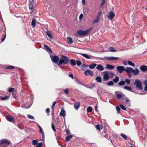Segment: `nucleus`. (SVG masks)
I'll return each instance as SVG.
<instances>
[{"instance_id":"obj_1","label":"nucleus","mask_w":147,"mask_h":147,"mask_svg":"<svg viewBox=\"0 0 147 147\" xmlns=\"http://www.w3.org/2000/svg\"><path fill=\"white\" fill-rule=\"evenodd\" d=\"M69 62V59L68 57L64 55H62L61 58L60 59L59 62L58 64V66L60 68H62L61 64L66 65Z\"/></svg>"},{"instance_id":"obj_2","label":"nucleus","mask_w":147,"mask_h":147,"mask_svg":"<svg viewBox=\"0 0 147 147\" xmlns=\"http://www.w3.org/2000/svg\"><path fill=\"white\" fill-rule=\"evenodd\" d=\"M11 144L10 141L8 140L3 139L0 141V147H6Z\"/></svg>"},{"instance_id":"obj_3","label":"nucleus","mask_w":147,"mask_h":147,"mask_svg":"<svg viewBox=\"0 0 147 147\" xmlns=\"http://www.w3.org/2000/svg\"><path fill=\"white\" fill-rule=\"evenodd\" d=\"M134 84L136 85V88L137 89L141 90H142V84L139 80L136 79L135 80Z\"/></svg>"},{"instance_id":"obj_4","label":"nucleus","mask_w":147,"mask_h":147,"mask_svg":"<svg viewBox=\"0 0 147 147\" xmlns=\"http://www.w3.org/2000/svg\"><path fill=\"white\" fill-rule=\"evenodd\" d=\"M92 28H90L85 31L79 30L77 32V33L79 36H84L89 33L92 30Z\"/></svg>"},{"instance_id":"obj_5","label":"nucleus","mask_w":147,"mask_h":147,"mask_svg":"<svg viewBox=\"0 0 147 147\" xmlns=\"http://www.w3.org/2000/svg\"><path fill=\"white\" fill-rule=\"evenodd\" d=\"M115 94L116 97L119 100H120L123 96H125V95L123 94L122 92H116L115 93Z\"/></svg>"},{"instance_id":"obj_6","label":"nucleus","mask_w":147,"mask_h":147,"mask_svg":"<svg viewBox=\"0 0 147 147\" xmlns=\"http://www.w3.org/2000/svg\"><path fill=\"white\" fill-rule=\"evenodd\" d=\"M50 57L53 62L55 63H57L59 60V57L58 56L55 55L52 57V55H50Z\"/></svg>"},{"instance_id":"obj_7","label":"nucleus","mask_w":147,"mask_h":147,"mask_svg":"<svg viewBox=\"0 0 147 147\" xmlns=\"http://www.w3.org/2000/svg\"><path fill=\"white\" fill-rule=\"evenodd\" d=\"M133 69L132 68L128 67H127L125 69V71L127 73L129 77H131V73H132Z\"/></svg>"},{"instance_id":"obj_8","label":"nucleus","mask_w":147,"mask_h":147,"mask_svg":"<svg viewBox=\"0 0 147 147\" xmlns=\"http://www.w3.org/2000/svg\"><path fill=\"white\" fill-rule=\"evenodd\" d=\"M121 101L123 103L128 105L129 106H130L129 104L130 101L125 96V95L122 98Z\"/></svg>"},{"instance_id":"obj_9","label":"nucleus","mask_w":147,"mask_h":147,"mask_svg":"<svg viewBox=\"0 0 147 147\" xmlns=\"http://www.w3.org/2000/svg\"><path fill=\"white\" fill-rule=\"evenodd\" d=\"M6 118V119L9 122L13 123L15 122L14 118L9 115H7Z\"/></svg>"},{"instance_id":"obj_10","label":"nucleus","mask_w":147,"mask_h":147,"mask_svg":"<svg viewBox=\"0 0 147 147\" xmlns=\"http://www.w3.org/2000/svg\"><path fill=\"white\" fill-rule=\"evenodd\" d=\"M32 104V102L31 101L29 102L28 101L25 103L22 104L23 107L25 108H28L30 107Z\"/></svg>"},{"instance_id":"obj_11","label":"nucleus","mask_w":147,"mask_h":147,"mask_svg":"<svg viewBox=\"0 0 147 147\" xmlns=\"http://www.w3.org/2000/svg\"><path fill=\"white\" fill-rule=\"evenodd\" d=\"M125 67L123 66H119L116 67L117 70L119 73H122L125 71Z\"/></svg>"},{"instance_id":"obj_12","label":"nucleus","mask_w":147,"mask_h":147,"mask_svg":"<svg viewBox=\"0 0 147 147\" xmlns=\"http://www.w3.org/2000/svg\"><path fill=\"white\" fill-rule=\"evenodd\" d=\"M115 16V14L112 11H111L109 12L108 13V15H107L108 18L110 20H111L113 19Z\"/></svg>"},{"instance_id":"obj_13","label":"nucleus","mask_w":147,"mask_h":147,"mask_svg":"<svg viewBox=\"0 0 147 147\" xmlns=\"http://www.w3.org/2000/svg\"><path fill=\"white\" fill-rule=\"evenodd\" d=\"M109 79V74L107 72H105L103 76V80L104 81H107Z\"/></svg>"},{"instance_id":"obj_14","label":"nucleus","mask_w":147,"mask_h":147,"mask_svg":"<svg viewBox=\"0 0 147 147\" xmlns=\"http://www.w3.org/2000/svg\"><path fill=\"white\" fill-rule=\"evenodd\" d=\"M84 73L86 76H88V75L90 76H93V71L90 70H86L85 71Z\"/></svg>"},{"instance_id":"obj_15","label":"nucleus","mask_w":147,"mask_h":147,"mask_svg":"<svg viewBox=\"0 0 147 147\" xmlns=\"http://www.w3.org/2000/svg\"><path fill=\"white\" fill-rule=\"evenodd\" d=\"M105 58L106 59L110 60H117L119 59L118 57H105Z\"/></svg>"},{"instance_id":"obj_16","label":"nucleus","mask_w":147,"mask_h":147,"mask_svg":"<svg viewBox=\"0 0 147 147\" xmlns=\"http://www.w3.org/2000/svg\"><path fill=\"white\" fill-rule=\"evenodd\" d=\"M140 69L142 71L145 72L147 71V66L145 65L141 66Z\"/></svg>"},{"instance_id":"obj_17","label":"nucleus","mask_w":147,"mask_h":147,"mask_svg":"<svg viewBox=\"0 0 147 147\" xmlns=\"http://www.w3.org/2000/svg\"><path fill=\"white\" fill-rule=\"evenodd\" d=\"M139 72L140 71L138 68H136L135 69H133L132 73L134 76L138 75L139 73Z\"/></svg>"},{"instance_id":"obj_18","label":"nucleus","mask_w":147,"mask_h":147,"mask_svg":"<svg viewBox=\"0 0 147 147\" xmlns=\"http://www.w3.org/2000/svg\"><path fill=\"white\" fill-rule=\"evenodd\" d=\"M46 34L51 39H53V36L51 31H47Z\"/></svg>"},{"instance_id":"obj_19","label":"nucleus","mask_w":147,"mask_h":147,"mask_svg":"<svg viewBox=\"0 0 147 147\" xmlns=\"http://www.w3.org/2000/svg\"><path fill=\"white\" fill-rule=\"evenodd\" d=\"M96 69L97 70L100 71H102L104 70L103 67L100 65H98L96 67Z\"/></svg>"},{"instance_id":"obj_20","label":"nucleus","mask_w":147,"mask_h":147,"mask_svg":"<svg viewBox=\"0 0 147 147\" xmlns=\"http://www.w3.org/2000/svg\"><path fill=\"white\" fill-rule=\"evenodd\" d=\"M44 48L46 49L47 51L49 53H52V51L51 49L48 46L46 45H44Z\"/></svg>"},{"instance_id":"obj_21","label":"nucleus","mask_w":147,"mask_h":147,"mask_svg":"<svg viewBox=\"0 0 147 147\" xmlns=\"http://www.w3.org/2000/svg\"><path fill=\"white\" fill-rule=\"evenodd\" d=\"M59 115L60 116H62L63 117H65L66 115L65 111L63 109H61Z\"/></svg>"},{"instance_id":"obj_22","label":"nucleus","mask_w":147,"mask_h":147,"mask_svg":"<svg viewBox=\"0 0 147 147\" xmlns=\"http://www.w3.org/2000/svg\"><path fill=\"white\" fill-rule=\"evenodd\" d=\"M106 67L109 69H114L115 66L114 65H112L110 64H107L106 66Z\"/></svg>"},{"instance_id":"obj_23","label":"nucleus","mask_w":147,"mask_h":147,"mask_svg":"<svg viewBox=\"0 0 147 147\" xmlns=\"http://www.w3.org/2000/svg\"><path fill=\"white\" fill-rule=\"evenodd\" d=\"M80 102H77L74 104V106L75 109L77 110L78 109L80 106Z\"/></svg>"},{"instance_id":"obj_24","label":"nucleus","mask_w":147,"mask_h":147,"mask_svg":"<svg viewBox=\"0 0 147 147\" xmlns=\"http://www.w3.org/2000/svg\"><path fill=\"white\" fill-rule=\"evenodd\" d=\"M96 65L97 64L95 63H93L89 65L88 67L90 69H93L95 68Z\"/></svg>"},{"instance_id":"obj_25","label":"nucleus","mask_w":147,"mask_h":147,"mask_svg":"<svg viewBox=\"0 0 147 147\" xmlns=\"http://www.w3.org/2000/svg\"><path fill=\"white\" fill-rule=\"evenodd\" d=\"M95 80L98 82L101 83L102 82L101 78L100 76L96 77L95 78Z\"/></svg>"},{"instance_id":"obj_26","label":"nucleus","mask_w":147,"mask_h":147,"mask_svg":"<svg viewBox=\"0 0 147 147\" xmlns=\"http://www.w3.org/2000/svg\"><path fill=\"white\" fill-rule=\"evenodd\" d=\"M81 55H82V56L84 57L87 59H90L91 58L90 57V56L88 55L83 54V53H81Z\"/></svg>"},{"instance_id":"obj_27","label":"nucleus","mask_w":147,"mask_h":147,"mask_svg":"<svg viewBox=\"0 0 147 147\" xmlns=\"http://www.w3.org/2000/svg\"><path fill=\"white\" fill-rule=\"evenodd\" d=\"M67 43L68 44H71L73 42V40L72 38L70 37H68L67 38Z\"/></svg>"},{"instance_id":"obj_28","label":"nucleus","mask_w":147,"mask_h":147,"mask_svg":"<svg viewBox=\"0 0 147 147\" xmlns=\"http://www.w3.org/2000/svg\"><path fill=\"white\" fill-rule=\"evenodd\" d=\"M71 64L72 66H74L76 65V61L73 59H71L70 61Z\"/></svg>"},{"instance_id":"obj_29","label":"nucleus","mask_w":147,"mask_h":147,"mask_svg":"<svg viewBox=\"0 0 147 147\" xmlns=\"http://www.w3.org/2000/svg\"><path fill=\"white\" fill-rule=\"evenodd\" d=\"M109 51L111 52H115L116 51V50L114 49V48L112 47H110L109 48Z\"/></svg>"},{"instance_id":"obj_30","label":"nucleus","mask_w":147,"mask_h":147,"mask_svg":"<svg viewBox=\"0 0 147 147\" xmlns=\"http://www.w3.org/2000/svg\"><path fill=\"white\" fill-rule=\"evenodd\" d=\"M88 66L87 65L84 64H83L81 66V69L82 70H84Z\"/></svg>"},{"instance_id":"obj_31","label":"nucleus","mask_w":147,"mask_h":147,"mask_svg":"<svg viewBox=\"0 0 147 147\" xmlns=\"http://www.w3.org/2000/svg\"><path fill=\"white\" fill-rule=\"evenodd\" d=\"M144 84L145 85L144 90L147 91V80H145L144 82Z\"/></svg>"},{"instance_id":"obj_32","label":"nucleus","mask_w":147,"mask_h":147,"mask_svg":"<svg viewBox=\"0 0 147 147\" xmlns=\"http://www.w3.org/2000/svg\"><path fill=\"white\" fill-rule=\"evenodd\" d=\"M124 88L127 90L129 91H131L132 90V88L131 87H128L125 86L124 87Z\"/></svg>"},{"instance_id":"obj_33","label":"nucleus","mask_w":147,"mask_h":147,"mask_svg":"<svg viewBox=\"0 0 147 147\" xmlns=\"http://www.w3.org/2000/svg\"><path fill=\"white\" fill-rule=\"evenodd\" d=\"M119 77L118 76L115 77V78L113 80V81L115 83H117L119 80Z\"/></svg>"},{"instance_id":"obj_34","label":"nucleus","mask_w":147,"mask_h":147,"mask_svg":"<svg viewBox=\"0 0 147 147\" xmlns=\"http://www.w3.org/2000/svg\"><path fill=\"white\" fill-rule=\"evenodd\" d=\"M73 137V136L72 135H69L66 137L65 141H68L70 139H71Z\"/></svg>"},{"instance_id":"obj_35","label":"nucleus","mask_w":147,"mask_h":147,"mask_svg":"<svg viewBox=\"0 0 147 147\" xmlns=\"http://www.w3.org/2000/svg\"><path fill=\"white\" fill-rule=\"evenodd\" d=\"M125 84V82L124 81H121L118 83V85L119 86H123Z\"/></svg>"},{"instance_id":"obj_36","label":"nucleus","mask_w":147,"mask_h":147,"mask_svg":"<svg viewBox=\"0 0 147 147\" xmlns=\"http://www.w3.org/2000/svg\"><path fill=\"white\" fill-rule=\"evenodd\" d=\"M120 136L125 140L127 139V137L126 135L123 134H121Z\"/></svg>"},{"instance_id":"obj_37","label":"nucleus","mask_w":147,"mask_h":147,"mask_svg":"<svg viewBox=\"0 0 147 147\" xmlns=\"http://www.w3.org/2000/svg\"><path fill=\"white\" fill-rule=\"evenodd\" d=\"M127 63L128 64L131 66L133 67H134L135 66V64L134 63H132L131 61H127Z\"/></svg>"},{"instance_id":"obj_38","label":"nucleus","mask_w":147,"mask_h":147,"mask_svg":"<svg viewBox=\"0 0 147 147\" xmlns=\"http://www.w3.org/2000/svg\"><path fill=\"white\" fill-rule=\"evenodd\" d=\"M102 13V11H100L98 14V15L97 16L96 18H97L98 19H100V16Z\"/></svg>"},{"instance_id":"obj_39","label":"nucleus","mask_w":147,"mask_h":147,"mask_svg":"<svg viewBox=\"0 0 147 147\" xmlns=\"http://www.w3.org/2000/svg\"><path fill=\"white\" fill-rule=\"evenodd\" d=\"M92 108L91 107H88L87 109V112H88L90 113L92 112Z\"/></svg>"},{"instance_id":"obj_40","label":"nucleus","mask_w":147,"mask_h":147,"mask_svg":"<svg viewBox=\"0 0 147 147\" xmlns=\"http://www.w3.org/2000/svg\"><path fill=\"white\" fill-rule=\"evenodd\" d=\"M36 21L35 19H33L32 20L31 25L33 26L34 27L35 26Z\"/></svg>"},{"instance_id":"obj_41","label":"nucleus","mask_w":147,"mask_h":147,"mask_svg":"<svg viewBox=\"0 0 147 147\" xmlns=\"http://www.w3.org/2000/svg\"><path fill=\"white\" fill-rule=\"evenodd\" d=\"M94 87V84H92L90 85L86 86V87L87 88L92 89Z\"/></svg>"},{"instance_id":"obj_42","label":"nucleus","mask_w":147,"mask_h":147,"mask_svg":"<svg viewBox=\"0 0 147 147\" xmlns=\"http://www.w3.org/2000/svg\"><path fill=\"white\" fill-rule=\"evenodd\" d=\"M114 84L113 81H110L107 83V85L109 86H113Z\"/></svg>"},{"instance_id":"obj_43","label":"nucleus","mask_w":147,"mask_h":147,"mask_svg":"<svg viewBox=\"0 0 147 147\" xmlns=\"http://www.w3.org/2000/svg\"><path fill=\"white\" fill-rule=\"evenodd\" d=\"M9 97V96H5L3 97H1V99L2 100H4L8 99Z\"/></svg>"},{"instance_id":"obj_44","label":"nucleus","mask_w":147,"mask_h":147,"mask_svg":"<svg viewBox=\"0 0 147 147\" xmlns=\"http://www.w3.org/2000/svg\"><path fill=\"white\" fill-rule=\"evenodd\" d=\"M100 20V19L96 18V19L94 20L93 23L95 24L99 22Z\"/></svg>"},{"instance_id":"obj_45","label":"nucleus","mask_w":147,"mask_h":147,"mask_svg":"<svg viewBox=\"0 0 147 147\" xmlns=\"http://www.w3.org/2000/svg\"><path fill=\"white\" fill-rule=\"evenodd\" d=\"M96 128L99 130H100V129H102V127L99 125H97L96 126Z\"/></svg>"},{"instance_id":"obj_46","label":"nucleus","mask_w":147,"mask_h":147,"mask_svg":"<svg viewBox=\"0 0 147 147\" xmlns=\"http://www.w3.org/2000/svg\"><path fill=\"white\" fill-rule=\"evenodd\" d=\"M27 117L28 118L30 119H34V118L33 116L31 115H27Z\"/></svg>"},{"instance_id":"obj_47","label":"nucleus","mask_w":147,"mask_h":147,"mask_svg":"<svg viewBox=\"0 0 147 147\" xmlns=\"http://www.w3.org/2000/svg\"><path fill=\"white\" fill-rule=\"evenodd\" d=\"M29 8L31 10H32L33 9V4L31 3H30L29 5Z\"/></svg>"},{"instance_id":"obj_48","label":"nucleus","mask_w":147,"mask_h":147,"mask_svg":"<svg viewBox=\"0 0 147 147\" xmlns=\"http://www.w3.org/2000/svg\"><path fill=\"white\" fill-rule=\"evenodd\" d=\"M39 130H40V134H42V137H43L44 136V132L43 131L41 127L40 128H39Z\"/></svg>"},{"instance_id":"obj_49","label":"nucleus","mask_w":147,"mask_h":147,"mask_svg":"<svg viewBox=\"0 0 147 147\" xmlns=\"http://www.w3.org/2000/svg\"><path fill=\"white\" fill-rule=\"evenodd\" d=\"M116 109L117 111V113L118 114H119L120 113V107L118 106H117L116 107Z\"/></svg>"},{"instance_id":"obj_50","label":"nucleus","mask_w":147,"mask_h":147,"mask_svg":"<svg viewBox=\"0 0 147 147\" xmlns=\"http://www.w3.org/2000/svg\"><path fill=\"white\" fill-rule=\"evenodd\" d=\"M109 74L111 75L110 77L111 78H112L113 77V76L114 75V74L112 71H110V72H109L108 73Z\"/></svg>"},{"instance_id":"obj_51","label":"nucleus","mask_w":147,"mask_h":147,"mask_svg":"<svg viewBox=\"0 0 147 147\" xmlns=\"http://www.w3.org/2000/svg\"><path fill=\"white\" fill-rule=\"evenodd\" d=\"M119 106H120V107H121V109H123L124 110H126V109L125 107V106H124L123 105H120Z\"/></svg>"},{"instance_id":"obj_52","label":"nucleus","mask_w":147,"mask_h":147,"mask_svg":"<svg viewBox=\"0 0 147 147\" xmlns=\"http://www.w3.org/2000/svg\"><path fill=\"white\" fill-rule=\"evenodd\" d=\"M76 63L77 65L78 66L82 64L81 62L80 61L78 60L76 61Z\"/></svg>"},{"instance_id":"obj_53","label":"nucleus","mask_w":147,"mask_h":147,"mask_svg":"<svg viewBox=\"0 0 147 147\" xmlns=\"http://www.w3.org/2000/svg\"><path fill=\"white\" fill-rule=\"evenodd\" d=\"M14 68V67L12 65H9L8 66H7L6 67V69H13Z\"/></svg>"},{"instance_id":"obj_54","label":"nucleus","mask_w":147,"mask_h":147,"mask_svg":"<svg viewBox=\"0 0 147 147\" xmlns=\"http://www.w3.org/2000/svg\"><path fill=\"white\" fill-rule=\"evenodd\" d=\"M38 143V141L37 140H33L32 141V144L33 145H36Z\"/></svg>"},{"instance_id":"obj_55","label":"nucleus","mask_w":147,"mask_h":147,"mask_svg":"<svg viewBox=\"0 0 147 147\" xmlns=\"http://www.w3.org/2000/svg\"><path fill=\"white\" fill-rule=\"evenodd\" d=\"M125 83H126L128 84H129L130 83V81L128 79H126L125 80Z\"/></svg>"},{"instance_id":"obj_56","label":"nucleus","mask_w":147,"mask_h":147,"mask_svg":"<svg viewBox=\"0 0 147 147\" xmlns=\"http://www.w3.org/2000/svg\"><path fill=\"white\" fill-rule=\"evenodd\" d=\"M42 142H40L36 145V147H41L42 146Z\"/></svg>"},{"instance_id":"obj_57","label":"nucleus","mask_w":147,"mask_h":147,"mask_svg":"<svg viewBox=\"0 0 147 147\" xmlns=\"http://www.w3.org/2000/svg\"><path fill=\"white\" fill-rule=\"evenodd\" d=\"M57 102L56 101H54L53 103L52 104V106H51V108L52 109H53L55 105L56 104Z\"/></svg>"},{"instance_id":"obj_58","label":"nucleus","mask_w":147,"mask_h":147,"mask_svg":"<svg viewBox=\"0 0 147 147\" xmlns=\"http://www.w3.org/2000/svg\"><path fill=\"white\" fill-rule=\"evenodd\" d=\"M14 90V88H10L9 89L8 91L9 92H11L13 91Z\"/></svg>"},{"instance_id":"obj_59","label":"nucleus","mask_w":147,"mask_h":147,"mask_svg":"<svg viewBox=\"0 0 147 147\" xmlns=\"http://www.w3.org/2000/svg\"><path fill=\"white\" fill-rule=\"evenodd\" d=\"M105 1H102V2L100 5V6H102L105 3Z\"/></svg>"},{"instance_id":"obj_60","label":"nucleus","mask_w":147,"mask_h":147,"mask_svg":"<svg viewBox=\"0 0 147 147\" xmlns=\"http://www.w3.org/2000/svg\"><path fill=\"white\" fill-rule=\"evenodd\" d=\"M83 15L82 13L79 16V19L80 20H81L83 17Z\"/></svg>"},{"instance_id":"obj_61","label":"nucleus","mask_w":147,"mask_h":147,"mask_svg":"<svg viewBox=\"0 0 147 147\" xmlns=\"http://www.w3.org/2000/svg\"><path fill=\"white\" fill-rule=\"evenodd\" d=\"M51 126L52 129L54 132H55L56 131V129L55 126L53 124H52Z\"/></svg>"},{"instance_id":"obj_62","label":"nucleus","mask_w":147,"mask_h":147,"mask_svg":"<svg viewBox=\"0 0 147 147\" xmlns=\"http://www.w3.org/2000/svg\"><path fill=\"white\" fill-rule=\"evenodd\" d=\"M64 92L66 93L67 94H69V91L67 89H66L64 91Z\"/></svg>"},{"instance_id":"obj_63","label":"nucleus","mask_w":147,"mask_h":147,"mask_svg":"<svg viewBox=\"0 0 147 147\" xmlns=\"http://www.w3.org/2000/svg\"><path fill=\"white\" fill-rule=\"evenodd\" d=\"M65 132H66V133L67 134H70V132L69 130H68V129H66L65 131Z\"/></svg>"},{"instance_id":"obj_64","label":"nucleus","mask_w":147,"mask_h":147,"mask_svg":"<svg viewBox=\"0 0 147 147\" xmlns=\"http://www.w3.org/2000/svg\"><path fill=\"white\" fill-rule=\"evenodd\" d=\"M104 137L106 138L107 139V140H109L110 139V136H108L107 135H105L104 136Z\"/></svg>"}]
</instances>
